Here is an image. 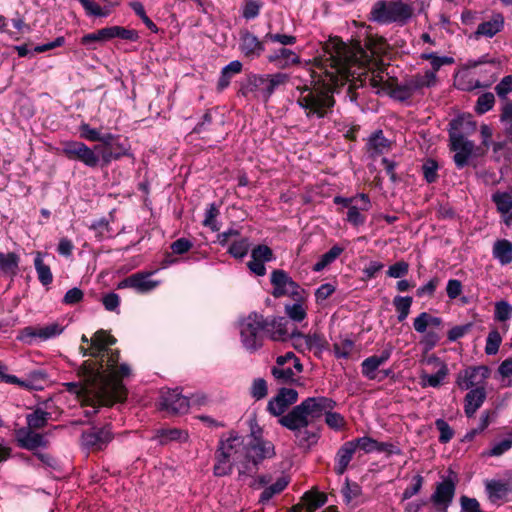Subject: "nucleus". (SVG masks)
Here are the masks:
<instances>
[{
	"mask_svg": "<svg viewBox=\"0 0 512 512\" xmlns=\"http://www.w3.org/2000/svg\"><path fill=\"white\" fill-rule=\"evenodd\" d=\"M386 48V41L382 37H369L366 49L358 42L348 46L337 37L330 38L324 44V59L321 65L331 81H348L350 75L356 74L354 67L365 68L373 56L385 53Z\"/></svg>",
	"mask_w": 512,
	"mask_h": 512,
	"instance_id": "obj_1",
	"label": "nucleus"
},
{
	"mask_svg": "<svg viewBox=\"0 0 512 512\" xmlns=\"http://www.w3.org/2000/svg\"><path fill=\"white\" fill-rule=\"evenodd\" d=\"M83 383L67 382L63 386L70 393L76 394L85 405L111 406L106 389H116L117 385L106 382L101 376V365L93 361H85L79 371Z\"/></svg>",
	"mask_w": 512,
	"mask_h": 512,
	"instance_id": "obj_2",
	"label": "nucleus"
},
{
	"mask_svg": "<svg viewBox=\"0 0 512 512\" xmlns=\"http://www.w3.org/2000/svg\"><path fill=\"white\" fill-rule=\"evenodd\" d=\"M324 59V54L317 59V67L325 75L323 83L314 82L311 85H304L297 87L299 95L297 97V104L304 110V113L309 119H322L332 113L335 105V99L333 90L330 87L331 84H342L344 81L337 83L330 80L326 74L324 68L321 65V61Z\"/></svg>",
	"mask_w": 512,
	"mask_h": 512,
	"instance_id": "obj_3",
	"label": "nucleus"
},
{
	"mask_svg": "<svg viewBox=\"0 0 512 512\" xmlns=\"http://www.w3.org/2000/svg\"><path fill=\"white\" fill-rule=\"evenodd\" d=\"M335 406L336 402L331 398L308 397L279 418L278 422L291 431H300L320 419L328 409H334Z\"/></svg>",
	"mask_w": 512,
	"mask_h": 512,
	"instance_id": "obj_4",
	"label": "nucleus"
},
{
	"mask_svg": "<svg viewBox=\"0 0 512 512\" xmlns=\"http://www.w3.org/2000/svg\"><path fill=\"white\" fill-rule=\"evenodd\" d=\"M449 125L450 149L455 152L453 159L458 168H463L475 150L474 142L465 138L463 133H473L476 130V123L471 115H461L453 119Z\"/></svg>",
	"mask_w": 512,
	"mask_h": 512,
	"instance_id": "obj_5",
	"label": "nucleus"
},
{
	"mask_svg": "<svg viewBox=\"0 0 512 512\" xmlns=\"http://www.w3.org/2000/svg\"><path fill=\"white\" fill-rule=\"evenodd\" d=\"M288 81V75L284 73L251 75L243 84L240 92L249 99L267 102L274 91Z\"/></svg>",
	"mask_w": 512,
	"mask_h": 512,
	"instance_id": "obj_6",
	"label": "nucleus"
},
{
	"mask_svg": "<svg viewBox=\"0 0 512 512\" xmlns=\"http://www.w3.org/2000/svg\"><path fill=\"white\" fill-rule=\"evenodd\" d=\"M119 353H112L106 360V363H100L101 365V376L105 379L106 382L116 384V389H106L107 390V398H110L111 405L116 402H122L126 399L127 391L125 386L121 382V378L129 376L131 373V369L129 365L123 363L118 366Z\"/></svg>",
	"mask_w": 512,
	"mask_h": 512,
	"instance_id": "obj_7",
	"label": "nucleus"
},
{
	"mask_svg": "<svg viewBox=\"0 0 512 512\" xmlns=\"http://www.w3.org/2000/svg\"><path fill=\"white\" fill-rule=\"evenodd\" d=\"M414 9L402 1H378L371 10L372 20L379 23L406 24L413 16Z\"/></svg>",
	"mask_w": 512,
	"mask_h": 512,
	"instance_id": "obj_8",
	"label": "nucleus"
},
{
	"mask_svg": "<svg viewBox=\"0 0 512 512\" xmlns=\"http://www.w3.org/2000/svg\"><path fill=\"white\" fill-rule=\"evenodd\" d=\"M265 328V319L256 313L250 314L240 322L241 341L248 351L254 352L262 347Z\"/></svg>",
	"mask_w": 512,
	"mask_h": 512,
	"instance_id": "obj_9",
	"label": "nucleus"
},
{
	"mask_svg": "<svg viewBox=\"0 0 512 512\" xmlns=\"http://www.w3.org/2000/svg\"><path fill=\"white\" fill-rule=\"evenodd\" d=\"M62 153L70 160H77L90 168L101 166V156L96 147L90 148L80 141H65L62 143Z\"/></svg>",
	"mask_w": 512,
	"mask_h": 512,
	"instance_id": "obj_10",
	"label": "nucleus"
},
{
	"mask_svg": "<svg viewBox=\"0 0 512 512\" xmlns=\"http://www.w3.org/2000/svg\"><path fill=\"white\" fill-rule=\"evenodd\" d=\"M116 342V339L104 330L97 331L91 338V347H81L80 351L83 356H91L95 358L93 362H100L105 364L106 360L112 353H118L109 347Z\"/></svg>",
	"mask_w": 512,
	"mask_h": 512,
	"instance_id": "obj_11",
	"label": "nucleus"
},
{
	"mask_svg": "<svg viewBox=\"0 0 512 512\" xmlns=\"http://www.w3.org/2000/svg\"><path fill=\"white\" fill-rule=\"evenodd\" d=\"M457 477L454 473L436 484L435 490L430 496V501L437 512H448L456 493Z\"/></svg>",
	"mask_w": 512,
	"mask_h": 512,
	"instance_id": "obj_12",
	"label": "nucleus"
},
{
	"mask_svg": "<svg viewBox=\"0 0 512 512\" xmlns=\"http://www.w3.org/2000/svg\"><path fill=\"white\" fill-rule=\"evenodd\" d=\"M271 284L273 285L272 295L275 298L289 296L292 299H299L300 294L305 291L297 284L284 270H274L271 273Z\"/></svg>",
	"mask_w": 512,
	"mask_h": 512,
	"instance_id": "obj_13",
	"label": "nucleus"
},
{
	"mask_svg": "<svg viewBox=\"0 0 512 512\" xmlns=\"http://www.w3.org/2000/svg\"><path fill=\"white\" fill-rule=\"evenodd\" d=\"M437 76L433 71H425L423 74H416L407 78L400 84L396 92L401 99H407L420 92L423 88H429L436 84Z\"/></svg>",
	"mask_w": 512,
	"mask_h": 512,
	"instance_id": "obj_14",
	"label": "nucleus"
},
{
	"mask_svg": "<svg viewBox=\"0 0 512 512\" xmlns=\"http://www.w3.org/2000/svg\"><path fill=\"white\" fill-rule=\"evenodd\" d=\"M489 377V369L485 366L468 367L459 372L456 384L461 390L486 388V380Z\"/></svg>",
	"mask_w": 512,
	"mask_h": 512,
	"instance_id": "obj_15",
	"label": "nucleus"
},
{
	"mask_svg": "<svg viewBox=\"0 0 512 512\" xmlns=\"http://www.w3.org/2000/svg\"><path fill=\"white\" fill-rule=\"evenodd\" d=\"M82 445L92 451L103 450L112 440L110 427L92 428L81 436Z\"/></svg>",
	"mask_w": 512,
	"mask_h": 512,
	"instance_id": "obj_16",
	"label": "nucleus"
},
{
	"mask_svg": "<svg viewBox=\"0 0 512 512\" xmlns=\"http://www.w3.org/2000/svg\"><path fill=\"white\" fill-rule=\"evenodd\" d=\"M298 399V392L291 388H282L276 396L269 400L267 410L273 416L282 417L287 408Z\"/></svg>",
	"mask_w": 512,
	"mask_h": 512,
	"instance_id": "obj_17",
	"label": "nucleus"
},
{
	"mask_svg": "<svg viewBox=\"0 0 512 512\" xmlns=\"http://www.w3.org/2000/svg\"><path fill=\"white\" fill-rule=\"evenodd\" d=\"M275 447L271 441L254 437L245 448V457L253 459L254 463H261L265 459L275 456Z\"/></svg>",
	"mask_w": 512,
	"mask_h": 512,
	"instance_id": "obj_18",
	"label": "nucleus"
},
{
	"mask_svg": "<svg viewBox=\"0 0 512 512\" xmlns=\"http://www.w3.org/2000/svg\"><path fill=\"white\" fill-rule=\"evenodd\" d=\"M152 272L150 273H135L118 284V288H133L137 292L146 293L155 289L159 282L151 280Z\"/></svg>",
	"mask_w": 512,
	"mask_h": 512,
	"instance_id": "obj_19",
	"label": "nucleus"
},
{
	"mask_svg": "<svg viewBox=\"0 0 512 512\" xmlns=\"http://www.w3.org/2000/svg\"><path fill=\"white\" fill-rule=\"evenodd\" d=\"M428 363H435L438 367V370L435 374H428L425 371H422L420 373V385L422 388H437L442 384L443 380L448 375V367L445 363L441 362L436 357L429 358Z\"/></svg>",
	"mask_w": 512,
	"mask_h": 512,
	"instance_id": "obj_20",
	"label": "nucleus"
},
{
	"mask_svg": "<svg viewBox=\"0 0 512 512\" xmlns=\"http://www.w3.org/2000/svg\"><path fill=\"white\" fill-rule=\"evenodd\" d=\"M16 440L21 448L27 450H35L39 447H45L47 444L43 435L26 427L16 430Z\"/></svg>",
	"mask_w": 512,
	"mask_h": 512,
	"instance_id": "obj_21",
	"label": "nucleus"
},
{
	"mask_svg": "<svg viewBox=\"0 0 512 512\" xmlns=\"http://www.w3.org/2000/svg\"><path fill=\"white\" fill-rule=\"evenodd\" d=\"M162 405L166 410L182 414L189 409V400L178 390H168L162 394Z\"/></svg>",
	"mask_w": 512,
	"mask_h": 512,
	"instance_id": "obj_22",
	"label": "nucleus"
},
{
	"mask_svg": "<svg viewBox=\"0 0 512 512\" xmlns=\"http://www.w3.org/2000/svg\"><path fill=\"white\" fill-rule=\"evenodd\" d=\"M265 335L273 341H285L291 336L289 323L284 317H275L270 321L265 320Z\"/></svg>",
	"mask_w": 512,
	"mask_h": 512,
	"instance_id": "obj_23",
	"label": "nucleus"
},
{
	"mask_svg": "<svg viewBox=\"0 0 512 512\" xmlns=\"http://www.w3.org/2000/svg\"><path fill=\"white\" fill-rule=\"evenodd\" d=\"M370 208L371 202L369 197L366 194H360L358 203L349 207L346 220L355 227L361 226L366 221V216L363 212L368 211Z\"/></svg>",
	"mask_w": 512,
	"mask_h": 512,
	"instance_id": "obj_24",
	"label": "nucleus"
},
{
	"mask_svg": "<svg viewBox=\"0 0 512 512\" xmlns=\"http://www.w3.org/2000/svg\"><path fill=\"white\" fill-rule=\"evenodd\" d=\"M392 346H387L381 353V355H373L366 358L362 366V374L370 380L376 378V370L383 365L391 356Z\"/></svg>",
	"mask_w": 512,
	"mask_h": 512,
	"instance_id": "obj_25",
	"label": "nucleus"
},
{
	"mask_svg": "<svg viewBox=\"0 0 512 512\" xmlns=\"http://www.w3.org/2000/svg\"><path fill=\"white\" fill-rule=\"evenodd\" d=\"M486 399V388L471 389L464 398V411L467 417H473Z\"/></svg>",
	"mask_w": 512,
	"mask_h": 512,
	"instance_id": "obj_26",
	"label": "nucleus"
},
{
	"mask_svg": "<svg viewBox=\"0 0 512 512\" xmlns=\"http://www.w3.org/2000/svg\"><path fill=\"white\" fill-rule=\"evenodd\" d=\"M354 70H356V74H354L353 76L350 75L349 76V79L350 78H355L356 76L357 77H362L364 76V80H360L361 82L364 81V82H367L369 83V85L371 87H373L374 89H376V92L379 93L380 91L382 90H385L386 87H387V75L388 74H384L383 71L381 70H378V71H371L370 73H367V72H362L361 70H365V68L363 69H359L358 67H354Z\"/></svg>",
	"mask_w": 512,
	"mask_h": 512,
	"instance_id": "obj_27",
	"label": "nucleus"
},
{
	"mask_svg": "<svg viewBox=\"0 0 512 512\" xmlns=\"http://www.w3.org/2000/svg\"><path fill=\"white\" fill-rule=\"evenodd\" d=\"M504 27V17L502 14H493L488 20L480 23L476 30L477 36L492 38Z\"/></svg>",
	"mask_w": 512,
	"mask_h": 512,
	"instance_id": "obj_28",
	"label": "nucleus"
},
{
	"mask_svg": "<svg viewBox=\"0 0 512 512\" xmlns=\"http://www.w3.org/2000/svg\"><path fill=\"white\" fill-rule=\"evenodd\" d=\"M355 445L351 441L345 442L337 451L335 457L334 470L338 475H342L348 468L350 461L355 453Z\"/></svg>",
	"mask_w": 512,
	"mask_h": 512,
	"instance_id": "obj_29",
	"label": "nucleus"
},
{
	"mask_svg": "<svg viewBox=\"0 0 512 512\" xmlns=\"http://www.w3.org/2000/svg\"><path fill=\"white\" fill-rule=\"evenodd\" d=\"M303 507H294V512H314L327 502V496L321 492H306L302 497Z\"/></svg>",
	"mask_w": 512,
	"mask_h": 512,
	"instance_id": "obj_30",
	"label": "nucleus"
},
{
	"mask_svg": "<svg viewBox=\"0 0 512 512\" xmlns=\"http://www.w3.org/2000/svg\"><path fill=\"white\" fill-rule=\"evenodd\" d=\"M62 332V328L58 324H50L41 328L27 327L22 331L21 339L26 340L27 338L39 337L43 340L55 337Z\"/></svg>",
	"mask_w": 512,
	"mask_h": 512,
	"instance_id": "obj_31",
	"label": "nucleus"
},
{
	"mask_svg": "<svg viewBox=\"0 0 512 512\" xmlns=\"http://www.w3.org/2000/svg\"><path fill=\"white\" fill-rule=\"evenodd\" d=\"M391 149V142L384 137L381 130L376 131L369 137L367 151L371 156H378Z\"/></svg>",
	"mask_w": 512,
	"mask_h": 512,
	"instance_id": "obj_32",
	"label": "nucleus"
},
{
	"mask_svg": "<svg viewBox=\"0 0 512 512\" xmlns=\"http://www.w3.org/2000/svg\"><path fill=\"white\" fill-rule=\"evenodd\" d=\"M240 48L246 56H259L264 51L263 43L254 34L247 31L241 35Z\"/></svg>",
	"mask_w": 512,
	"mask_h": 512,
	"instance_id": "obj_33",
	"label": "nucleus"
},
{
	"mask_svg": "<svg viewBox=\"0 0 512 512\" xmlns=\"http://www.w3.org/2000/svg\"><path fill=\"white\" fill-rule=\"evenodd\" d=\"M154 439L161 445H166L172 441L185 442L188 439V433L177 428H165L156 431Z\"/></svg>",
	"mask_w": 512,
	"mask_h": 512,
	"instance_id": "obj_34",
	"label": "nucleus"
},
{
	"mask_svg": "<svg viewBox=\"0 0 512 512\" xmlns=\"http://www.w3.org/2000/svg\"><path fill=\"white\" fill-rule=\"evenodd\" d=\"M485 488L492 502L503 500L509 493V484L498 480H487Z\"/></svg>",
	"mask_w": 512,
	"mask_h": 512,
	"instance_id": "obj_35",
	"label": "nucleus"
},
{
	"mask_svg": "<svg viewBox=\"0 0 512 512\" xmlns=\"http://www.w3.org/2000/svg\"><path fill=\"white\" fill-rule=\"evenodd\" d=\"M245 448L246 447L243 445V439L240 436L230 434L226 440H221L217 451L229 456V458H232Z\"/></svg>",
	"mask_w": 512,
	"mask_h": 512,
	"instance_id": "obj_36",
	"label": "nucleus"
},
{
	"mask_svg": "<svg viewBox=\"0 0 512 512\" xmlns=\"http://www.w3.org/2000/svg\"><path fill=\"white\" fill-rule=\"evenodd\" d=\"M294 300L295 303L285 305V314L294 322H302L307 317L304 294H300V298Z\"/></svg>",
	"mask_w": 512,
	"mask_h": 512,
	"instance_id": "obj_37",
	"label": "nucleus"
},
{
	"mask_svg": "<svg viewBox=\"0 0 512 512\" xmlns=\"http://www.w3.org/2000/svg\"><path fill=\"white\" fill-rule=\"evenodd\" d=\"M242 70V63L238 60L230 62L228 65L222 68L221 75L217 83V89L223 91L230 84L231 78L240 73Z\"/></svg>",
	"mask_w": 512,
	"mask_h": 512,
	"instance_id": "obj_38",
	"label": "nucleus"
},
{
	"mask_svg": "<svg viewBox=\"0 0 512 512\" xmlns=\"http://www.w3.org/2000/svg\"><path fill=\"white\" fill-rule=\"evenodd\" d=\"M493 256L502 265L512 262V243L506 239L497 240L493 246Z\"/></svg>",
	"mask_w": 512,
	"mask_h": 512,
	"instance_id": "obj_39",
	"label": "nucleus"
},
{
	"mask_svg": "<svg viewBox=\"0 0 512 512\" xmlns=\"http://www.w3.org/2000/svg\"><path fill=\"white\" fill-rule=\"evenodd\" d=\"M19 256L16 253L0 252V276L16 275L19 266Z\"/></svg>",
	"mask_w": 512,
	"mask_h": 512,
	"instance_id": "obj_40",
	"label": "nucleus"
},
{
	"mask_svg": "<svg viewBox=\"0 0 512 512\" xmlns=\"http://www.w3.org/2000/svg\"><path fill=\"white\" fill-rule=\"evenodd\" d=\"M270 62L277 63L280 67H287L300 62L299 56L290 49L281 48L269 57Z\"/></svg>",
	"mask_w": 512,
	"mask_h": 512,
	"instance_id": "obj_41",
	"label": "nucleus"
},
{
	"mask_svg": "<svg viewBox=\"0 0 512 512\" xmlns=\"http://www.w3.org/2000/svg\"><path fill=\"white\" fill-rule=\"evenodd\" d=\"M34 266L41 284L44 286L51 284L53 281V274L50 267L44 263L43 254L41 252L36 253Z\"/></svg>",
	"mask_w": 512,
	"mask_h": 512,
	"instance_id": "obj_42",
	"label": "nucleus"
},
{
	"mask_svg": "<svg viewBox=\"0 0 512 512\" xmlns=\"http://www.w3.org/2000/svg\"><path fill=\"white\" fill-rule=\"evenodd\" d=\"M129 154L128 149L119 141H117L114 145V148H110L107 151H104L101 156V166H108L113 160H118L123 156Z\"/></svg>",
	"mask_w": 512,
	"mask_h": 512,
	"instance_id": "obj_43",
	"label": "nucleus"
},
{
	"mask_svg": "<svg viewBox=\"0 0 512 512\" xmlns=\"http://www.w3.org/2000/svg\"><path fill=\"white\" fill-rule=\"evenodd\" d=\"M106 35H108L109 40L118 37L124 40L137 41L139 38L137 31L120 26L107 27Z\"/></svg>",
	"mask_w": 512,
	"mask_h": 512,
	"instance_id": "obj_44",
	"label": "nucleus"
},
{
	"mask_svg": "<svg viewBox=\"0 0 512 512\" xmlns=\"http://www.w3.org/2000/svg\"><path fill=\"white\" fill-rule=\"evenodd\" d=\"M232 471V464L230 463L229 456L222 454L221 452H216V463L213 467V472L215 476L222 477L230 474Z\"/></svg>",
	"mask_w": 512,
	"mask_h": 512,
	"instance_id": "obj_45",
	"label": "nucleus"
},
{
	"mask_svg": "<svg viewBox=\"0 0 512 512\" xmlns=\"http://www.w3.org/2000/svg\"><path fill=\"white\" fill-rule=\"evenodd\" d=\"M344 248L340 246H333L328 252L321 256V259L314 264L313 270L315 272H320L330 263H332L335 259L339 257V255L343 252Z\"/></svg>",
	"mask_w": 512,
	"mask_h": 512,
	"instance_id": "obj_46",
	"label": "nucleus"
},
{
	"mask_svg": "<svg viewBox=\"0 0 512 512\" xmlns=\"http://www.w3.org/2000/svg\"><path fill=\"white\" fill-rule=\"evenodd\" d=\"M289 481L286 477H281L271 486L265 488L261 493L260 502L264 503L269 501L275 494L282 492L288 485Z\"/></svg>",
	"mask_w": 512,
	"mask_h": 512,
	"instance_id": "obj_47",
	"label": "nucleus"
},
{
	"mask_svg": "<svg viewBox=\"0 0 512 512\" xmlns=\"http://www.w3.org/2000/svg\"><path fill=\"white\" fill-rule=\"evenodd\" d=\"M492 200L500 213L507 214L512 210L511 194L507 192H496L492 195Z\"/></svg>",
	"mask_w": 512,
	"mask_h": 512,
	"instance_id": "obj_48",
	"label": "nucleus"
},
{
	"mask_svg": "<svg viewBox=\"0 0 512 512\" xmlns=\"http://www.w3.org/2000/svg\"><path fill=\"white\" fill-rule=\"evenodd\" d=\"M393 305L395 306V309L398 312V321L402 322L409 315L410 307L412 305V298L409 296H396L393 300Z\"/></svg>",
	"mask_w": 512,
	"mask_h": 512,
	"instance_id": "obj_49",
	"label": "nucleus"
},
{
	"mask_svg": "<svg viewBox=\"0 0 512 512\" xmlns=\"http://www.w3.org/2000/svg\"><path fill=\"white\" fill-rule=\"evenodd\" d=\"M421 58L430 61L432 70L436 75V72L445 65H451L454 63V59L448 56H438L435 53H423Z\"/></svg>",
	"mask_w": 512,
	"mask_h": 512,
	"instance_id": "obj_50",
	"label": "nucleus"
},
{
	"mask_svg": "<svg viewBox=\"0 0 512 512\" xmlns=\"http://www.w3.org/2000/svg\"><path fill=\"white\" fill-rule=\"evenodd\" d=\"M48 418V412L38 409L33 413L27 415V428H30L32 430L43 428L47 424Z\"/></svg>",
	"mask_w": 512,
	"mask_h": 512,
	"instance_id": "obj_51",
	"label": "nucleus"
},
{
	"mask_svg": "<svg viewBox=\"0 0 512 512\" xmlns=\"http://www.w3.org/2000/svg\"><path fill=\"white\" fill-rule=\"evenodd\" d=\"M501 343H502L501 334L499 333V331L496 328L492 329L486 338L485 353L487 355L497 354Z\"/></svg>",
	"mask_w": 512,
	"mask_h": 512,
	"instance_id": "obj_52",
	"label": "nucleus"
},
{
	"mask_svg": "<svg viewBox=\"0 0 512 512\" xmlns=\"http://www.w3.org/2000/svg\"><path fill=\"white\" fill-rule=\"evenodd\" d=\"M272 375L279 383H293L295 382V372L289 366L279 367L274 366L271 370Z\"/></svg>",
	"mask_w": 512,
	"mask_h": 512,
	"instance_id": "obj_53",
	"label": "nucleus"
},
{
	"mask_svg": "<svg viewBox=\"0 0 512 512\" xmlns=\"http://www.w3.org/2000/svg\"><path fill=\"white\" fill-rule=\"evenodd\" d=\"M250 243L247 238L235 240L229 247L228 253L234 258H243L249 251Z\"/></svg>",
	"mask_w": 512,
	"mask_h": 512,
	"instance_id": "obj_54",
	"label": "nucleus"
},
{
	"mask_svg": "<svg viewBox=\"0 0 512 512\" xmlns=\"http://www.w3.org/2000/svg\"><path fill=\"white\" fill-rule=\"evenodd\" d=\"M333 409H328L326 412H324L323 415H325V422L326 424L334 430H341L345 427L346 421L345 418L337 412H333Z\"/></svg>",
	"mask_w": 512,
	"mask_h": 512,
	"instance_id": "obj_55",
	"label": "nucleus"
},
{
	"mask_svg": "<svg viewBox=\"0 0 512 512\" xmlns=\"http://www.w3.org/2000/svg\"><path fill=\"white\" fill-rule=\"evenodd\" d=\"M351 442L355 445V449L359 448L365 453L377 451L378 441L369 436L360 437Z\"/></svg>",
	"mask_w": 512,
	"mask_h": 512,
	"instance_id": "obj_56",
	"label": "nucleus"
},
{
	"mask_svg": "<svg viewBox=\"0 0 512 512\" xmlns=\"http://www.w3.org/2000/svg\"><path fill=\"white\" fill-rule=\"evenodd\" d=\"M512 316V306L506 301H499L495 304L494 319L500 322L509 320Z\"/></svg>",
	"mask_w": 512,
	"mask_h": 512,
	"instance_id": "obj_57",
	"label": "nucleus"
},
{
	"mask_svg": "<svg viewBox=\"0 0 512 512\" xmlns=\"http://www.w3.org/2000/svg\"><path fill=\"white\" fill-rule=\"evenodd\" d=\"M261 7L262 3L258 0H246L243 5L242 16L247 20L254 19L259 15Z\"/></svg>",
	"mask_w": 512,
	"mask_h": 512,
	"instance_id": "obj_58",
	"label": "nucleus"
},
{
	"mask_svg": "<svg viewBox=\"0 0 512 512\" xmlns=\"http://www.w3.org/2000/svg\"><path fill=\"white\" fill-rule=\"evenodd\" d=\"M219 215V210L215 204H210L208 209L205 212V218L203 220V225L209 227L212 231H218L219 226L217 223V217Z\"/></svg>",
	"mask_w": 512,
	"mask_h": 512,
	"instance_id": "obj_59",
	"label": "nucleus"
},
{
	"mask_svg": "<svg viewBox=\"0 0 512 512\" xmlns=\"http://www.w3.org/2000/svg\"><path fill=\"white\" fill-rule=\"evenodd\" d=\"M512 447V432L509 436L497 443H495L492 448L485 453L487 456H501L506 451H508Z\"/></svg>",
	"mask_w": 512,
	"mask_h": 512,
	"instance_id": "obj_60",
	"label": "nucleus"
},
{
	"mask_svg": "<svg viewBox=\"0 0 512 512\" xmlns=\"http://www.w3.org/2000/svg\"><path fill=\"white\" fill-rule=\"evenodd\" d=\"M495 103V97L491 92L482 94L476 103V111L479 114H484L491 110Z\"/></svg>",
	"mask_w": 512,
	"mask_h": 512,
	"instance_id": "obj_61",
	"label": "nucleus"
},
{
	"mask_svg": "<svg viewBox=\"0 0 512 512\" xmlns=\"http://www.w3.org/2000/svg\"><path fill=\"white\" fill-rule=\"evenodd\" d=\"M354 343L349 339H345L340 343L333 345V351L337 358H348L353 351Z\"/></svg>",
	"mask_w": 512,
	"mask_h": 512,
	"instance_id": "obj_62",
	"label": "nucleus"
},
{
	"mask_svg": "<svg viewBox=\"0 0 512 512\" xmlns=\"http://www.w3.org/2000/svg\"><path fill=\"white\" fill-rule=\"evenodd\" d=\"M435 425L440 432L439 441L441 443H448L454 436L453 429L443 419H437Z\"/></svg>",
	"mask_w": 512,
	"mask_h": 512,
	"instance_id": "obj_63",
	"label": "nucleus"
},
{
	"mask_svg": "<svg viewBox=\"0 0 512 512\" xmlns=\"http://www.w3.org/2000/svg\"><path fill=\"white\" fill-rule=\"evenodd\" d=\"M495 92L498 97L504 99L512 92V75H507L495 86Z\"/></svg>",
	"mask_w": 512,
	"mask_h": 512,
	"instance_id": "obj_64",
	"label": "nucleus"
}]
</instances>
